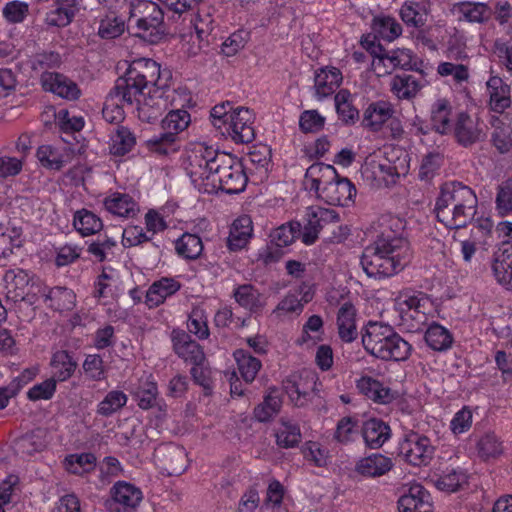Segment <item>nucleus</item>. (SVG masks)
<instances>
[{
    "label": "nucleus",
    "instance_id": "nucleus-34",
    "mask_svg": "<svg viewBox=\"0 0 512 512\" xmlns=\"http://www.w3.org/2000/svg\"><path fill=\"white\" fill-rule=\"evenodd\" d=\"M131 393L141 409L147 410L152 408L158 396V388L153 375H143L139 379L137 386L132 389Z\"/></svg>",
    "mask_w": 512,
    "mask_h": 512
},
{
    "label": "nucleus",
    "instance_id": "nucleus-54",
    "mask_svg": "<svg viewBox=\"0 0 512 512\" xmlns=\"http://www.w3.org/2000/svg\"><path fill=\"white\" fill-rule=\"evenodd\" d=\"M190 123V115L186 110L176 109L170 111L162 120V128L167 133H173L174 137L185 130Z\"/></svg>",
    "mask_w": 512,
    "mask_h": 512
},
{
    "label": "nucleus",
    "instance_id": "nucleus-16",
    "mask_svg": "<svg viewBox=\"0 0 512 512\" xmlns=\"http://www.w3.org/2000/svg\"><path fill=\"white\" fill-rule=\"evenodd\" d=\"M399 512H432L430 493L418 483L412 484L398 500Z\"/></svg>",
    "mask_w": 512,
    "mask_h": 512
},
{
    "label": "nucleus",
    "instance_id": "nucleus-52",
    "mask_svg": "<svg viewBox=\"0 0 512 512\" xmlns=\"http://www.w3.org/2000/svg\"><path fill=\"white\" fill-rule=\"evenodd\" d=\"M177 137L173 133L163 132L155 135L146 141L147 149L156 155H168L178 150L176 146Z\"/></svg>",
    "mask_w": 512,
    "mask_h": 512
},
{
    "label": "nucleus",
    "instance_id": "nucleus-30",
    "mask_svg": "<svg viewBox=\"0 0 512 512\" xmlns=\"http://www.w3.org/2000/svg\"><path fill=\"white\" fill-rule=\"evenodd\" d=\"M356 387L361 394L379 404H388L394 399V393L389 387L370 376L358 379Z\"/></svg>",
    "mask_w": 512,
    "mask_h": 512
},
{
    "label": "nucleus",
    "instance_id": "nucleus-7",
    "mask_svg": "<svg viewBox=\"0 0 512 512\" xmlns=\"http://www.w3.org/2000/svg\"><path fill=\"white\" fill-rule=\"evenodd\" d=\"M210 118L212 125L235 143H250L255 138V114L249 108L225 101L211 109Z\"/></svg>",
    "mask_w": 512,
    "mask_h": 512
},
{
    "label": "nucleus",
    "instance_id": "nucleus-24",
    "mask_svg": "<svg viewBox=\"0 0 512 512\" xmlns=\"http://www.w3.org/2000/svg\"><path fill=\"white\" fill-rule=\"evenodd\" d=\"M181 288V283L173 277H162L154 281L146 292V304L152 308L157 307Z\"/></svg>",
    "mask_w": 512,
    "mask_h": 512
},
{
    "label": "nucleus",
    "instance_id": "nucleus-13",
    "mask_svg": "<svg viewBox=\"0 0 512 512\" xmlns=\"http://www.w3.org/2000/svg\"><path fill=\"white\" fill-rule=\"evenodd\" d=\"M317 376L306 371L297 376L292 375L283 382V388L290 401L297 407H303L309 401L310 394L316 390Z\"/></svg>",
    "mask_w": 512,
    "mask_h": 512
},
{
    "label": "nucleus",
    "instance_id": "nucleus-20",
    "mask_svg": "<svg viewBox=\"0 0 512 512\" xmlns=\"http://www.w3.org/2000/svg\"><path fill=\"white\" fill-rule=\"evenodd\" d=\"M172 342L175 353L185 362L201 364L205 362V354L201 346L183 331L172 332Z\"/></svg>",
    "mask_w": 512,
    "mask_h": 512
},
{
    "label": "nucleus",
    "instance_id": "nucleus-19",
    "mask_svg": "<svg viewBox=\"0 0 512 512\" xmlns=\"http://www.w3.org/2000/svg\"><path fill=\"white\" fill-rule=\"evenodd\" d=\"M41 85L45 91L52 92L64 99L75 100L80 95L77 84L59 73L44 72L41 75Z\"/></svg>",
    "mask_w": 512,
    "mask_h": 512
},
{
    "label": "nucleus",
    "instance_id": "nucleus-4",
    "mask_svg": "<svg viewBox=\"0 0 512 512\" xmlns=\"http://www.w3.org/2000/svg\"><path fill=\"white\" fill-rule=\"evenodd\" d=\"M304 186L330 205L348 206L356 196L354 184L340 177L332 165L324 163H314L307 168Z\"/></svg>",
    "mask_w": 512,
    "mask_h": 512
},
{
    "label": "nucleus",
    "instance_id": "nucleus-56",
    "mask_svg": "<svg viewBox=\"0 0 512 512\" xmlns=\"http://www.w3.org/2000/svg\"><path fill=\"white\" fill-rule=\"evenodd\" d=\"M96 457L92 453L72 454L65 458L68 472L81 475L94 469Z\"/></svg>",
    "mask_w": 512,
    "mask_h": 512
},
{
    "label": "nucleus",
    "instance_id": "nucleus-35",
    "mask_svg": "<svg viewBox=\"0 0 512 512\" xmlns=\"http://www.w3.org/2000/svg\"><path fill=\"white\" fill-rule=\"evenodd\" d=\"M371 30L375 38L392 42L402 34V26L392 16L379 14L373 17Z\"/></svg>",
    "mask_w": 512,
    "mask_h": 512
},
{
    "label": "nucleus",
    "instance_id": "nucleus-2",
    "mask_svg": "<svg viewBox=\"0 0 512 512\" xmlns=\"http://www.w3.org/2000/svg\"><path fill=\"white\" fill-rule=\"evenodd\" d=\"M410 259V246L405 237L384 234L364 249L360 264L368 277L381 279L402 271Z\"/></svg>",
    "mask_w": 512,
    "mask_h": 512
},
{
    "label": "nucleus",
    "instance_id": "nucleus-64",
    "mask_svg": "<svg viewBox=\"0 0 512 512\" xmlns=\"http://www.w3.org/2000/svg\"><path fill=\"white\" fill-rule=\"evenodd\" d=\"M125 30V23L121 18L107 16L101 20L98 34L101 38L113 39L120 36Z\"/></svg>",
    "mask_w": 512,
    "mask_h": 512
},
{
    "label": "nucleus",
    "instance_id": "nucleus-27",
    "mask_svg": "<svg viewBox=\"0 0 512 512\" xmlns=\"http://www.w3.org/2000/svg\"><path fill=\"white\" fill-rule=\"evenodd\" d=\"M253 222L250 216L241 215L231 225L227 245L231 251H238L247 246L253 237Z\"/></svg>",
    "mask_w": 512,
    "mask_h": 512
},
{
    "label": "nucleus",
    "instance_id": "nucleus-26",
    "mask_svg": "<svg viewBox=\"0 0 512 512\" xmlns=\"http://www.w3.org/2000/svg\"><path fill=\"white\" fill-rule=\"evenodd\" d=\"M357 310L352 302L342 303L337 312L338 334L342 341L350 343L357 337Z\"/></svg>",
    "mask_w": 512,
    "mask_h": 512
},
{
    "label": "nucleus",
    "instance_id": "nucleus-62",
    "mask_svg": "<svg viewBox=\"0 0 512 512\" xmlns=\"http://www.w3.org/2000/svg\"><path fill=\"white\" fill-rule=\"evenodd\" d=\"M18 449L22 454L32 455L45 447L43 431L38 429L21 437L18 441Z\"/></svg>",
    "mask_w": 512,
    "mask_h": 512
},
{
    "label": "nucleus",
    "instance_id": "nucleus-15",
    "mask_svg": "<svg viewBox=\"0 0 512 512\" xmlns=\"http://www.w3.org/2000/svg\"><path fill=\"white\" fill-rule=\"evenodd\" d=\"M31 281L29 274L21 268L7 270L3 276L7 299L15 303L27 300L33 288Z\"/></svg>",
    "mask_w": 512,
    "mask_h": 512
},
{
    "label": "nucleus",
    "instance_id": "nucleus-33",
    "mask_svg": "<svg viewBox=\"0 0 512 512\" xmlns=\"http://www.w3.org/2000/svg\"><path fill=\"white\" fill-rule=\"evenodd\" d=\"M425 86V82L412 75H395L390 81V90L399 100H412Z\"/></svg>",
    "mask_w": 512,
    "mask_h": 512
},
{
    "label": "nucleus",
    "instance_id": "nucleus-49",
    "mask_svg": "<svg viewBox=\"0 0 512 512\" xmlns=\"http://www.w3.org/2000/svg\"><path fill=\"white\" fill-rule=\"evenodd\" d=\"M275 436L277 444L283 448L295 447L301 440L299 426L284 419H281Z\"/></svg>",
    "mask_w": 512,
    "mask_h": 512
},
{
    "label": "nucleus",
    "instance_id": "nucleus-5",
    "mask_svg": "<svg viewBox=\"0 0 512 512\" xmlns=\"http://www.w3.org/2000/svg\"><path fill=\"white\" fill-rule=\"evenodd\" d=\"M160 79V66L152 59L141 58L134 60L125 75L116 81L110 91L118 96L127 108L146 105L145 90L150 85L157 86Z\"/></svg>",
    "mask_w": 512,
    "mask_h": 512
},
{
    "label": "nucleus",
    "instance_id": "nucleus-9",
    "mask_svg": "<svg viewBox=\"0 0 512 512\" xmlns=\"http://www.w3.org/2000/svg\"><path fill=\"white\" fill-rule=\"evenodd\" d=\"M400 325L408 332H419L428 325L433 311L432 301L422 292H403L395 300Z\"/></svg>",
    "mask_w": 512,
    "mask_h": 512
},
{
    "label": "nucleus",
    "instance_id": "nucleus-46",
    "mask_svg": "<svg viewBox=\"0 0 512 512\" xmlns=\"http://www.w3.org/2000/svg\"><path fill=\"white\" fill-rule=\"evenodd\" d=\"M234 358L242 378L247 383L252 382L262 366L260 360L242 349L234 352Z\"/></svg>",
    "mask_w": 512,
    "mask_h": 512
},
{
    "label": "nucleus",
    "instance_id": "nucleus-32",
    "mask_svg": "<svg viewBox=\"0 0 512 512\" xmlns=\"http://www.w3.org/2000/svg\"><path fill=\"white\" fill-rule=\"evenodd\" d=\"M492 271L500 285L508 290H512V243L495 255Z\"/></svg>",
    "mask_w": 512,
    "mask_h": 512
},
{
    "label": "nucleus",
    "instance_id": "nucleus-43",
    "mask_svg": "<svg viewBox=\"0 0 512 512\" xmlns=\"http://www.w3.org/2000/svg\"><path fill=\"white\" fill-rule=\"evenodd\" d=\"M73 225L82 236L94 235L103 228L101 218L87 209H81L74 214Z\"/></svg>",
    "mask_w": 512,
    "mask_h": 512
},
{
    "label": "nucleus",
    "instance_id": "nucleus-61",
    "mask_svg": "<svg viewBox=\"0 0 512 512\" xmlns=\"http://www.w3.org/2000/svg\"><path fill=\"white\" fill-rule=\"evenodd\" d=\"M390 54L396 69L418 71L419 65L422 64L410 49L397 48L390 51Z\"/></svg>",
    "mask_w": 512,
    "mask_h": 512
},
{
    "label": "nucleus",
    "instance_id": "nucleus-8",
    "mask_svg": "<svg viewBox=\"0 0 512 512\" xmlns=\"http://www.w3.org/2000/svg\"><path fill=\"white\" fill-rule=\"evenodd\" d=\"M127 27L133 34L151 44L158 43L164 36V13L151 0H130L125 9Z\"/></svg>",
    "mask_w": 512,
    "mask_h": 512
},
{
    "label": "nucleus",
    "instance_id": "nucleus-22",
    "mask_svg": "<svg viewBox=\"0 0 512 512\" xmlns=\"http://www.w3.org/2000/svg\"><path fill=\"white\" fill-rule=\"evenodd\" d=\"M374 178L378 181L394 183L401 175L408 172L407 154L403 153V157H398L397 161L392 163L389 159L372 160L370 163Z\"/></svg>",
    "mask_w": 512,
    "mask_h": 512
},
{
    "label": "nucleus",
    "instance_id": "nucleus-18",
    "mask_svg": "<svg viewBox=\"0 0 512 512\" xmlns=\"http://www.w3.org/2000/svg\"><path fill=\"white\" fill-rule=\"evenodd\" d=\"M483 124L477 117L465 112L457 115L454 134L458 142L464 146L471 145L483 137Z\"/></svg>",
    "mask_w": 512,
    "mask_h": 512
},
{
    "label": "nucleus",
    "instance_id": "nucleus-51",
    "mask_svg": "<svg viewBox=\"0 0 512 512\" xmlns=\"http://www.w3.org/2000/svg\"><path fill=\"white\" fill-rule=\"evenodd\" d=\"M128 397L121 390H111L97 405V413L101 416H111L120 411L127 403Z\"/></svg>",
    "mask_w": 512,
    "mask_h": 512
},
{
    "label": "nucleus",
    "instance_id": "nucleus-14",
    "mask_svg": "<svg viewBox=\"0 0 512 512\" xmlns=\"http://www.w3.org/2000/svg\"><path fill=\"white\" fill-rule=\"evenodd\" d=\"M104 208L111 215L121 219H135L140 214V204L129 193L113 191L103 200Z\"/></svg>",
    "mask_w": 512,
    "mask_h": 512
},
{
    "label": "nucleus",
    "instance_id": "nucleus-45",
    "mask_svg": "<svg viewBox=\"0 0 512 512\" xmlns=\"http://www.w3.org/2000/svg\"><path fill=\"white\" fill-rule=\"evenodd\" d=\"M136 144L134 134L126 127H118L110 139V153L123 156L129 153Z\"/></svg>",
    "mask_w": 512,
    "mask_h": 512
},
{
    "label": "nucleus",
    "instance_id": "nucleus-58",
    "mask_svg": "<svg viewBox=\"0 0 512 512\" xmlns=\"http://www.w3.org/2000/svg\"><path fill=\"white\" fill-rule=\"evenodd\" d=\"M477 452L485 460L496 458L503 453V445L494 433H486L477 442Z\"/></svg>",
    "mask_w": 512,
    "mask_h": 512
},
{
    "label": "nucleus",
    "instance_id": "nucleus-6",
    "mask_svg": "<svg viewBox=\"0 0 512 512\" xmlns=\"http://www.w3.org/2000/svg\"><path fill=\"white\" fill-rule=\"evenodd\" d=\"M364 349L383 361H406L413 350L412 345L401 337L391 325L369 322L362 333Z\"/></svg>",
    "mask_w": 512,
    "mask_h": 512
},
{
    "label": "nucleus",
    "instance_id": "nucleus-48",
    "mask_svg": "<svg viewBox=\"0 0 512 512\" xmlns=\"http://www.w3.org/2000/svg\"><path fill=\"white\" fill-rule=\"evenodd\" d=\"M175 249L185 259H197L203 251V243L198 235L184 233L177 239Z\"/></svg>",
    "mask_w": 512,
    "mask_h": 512
},
{
    "label": "nucleus",
    "instance_id": "nucleus-47",
    "mask_svg": "<svg viewBox=\"0 0 512 512\" xmlns=\"http://www.w3.org/2000/svg\"><path fill=\"white\" fill-rule=\"evenodd\" d=\"M400 17L407 26L421 28L426 23L427 12L421 4L406 1L400 8Z\"/></svg>",
    "mask_w": 512,
    "mask_h": 512
},
{
    "label": "nucleus",
    "instance_id": "nucleus-1",
    "mask_svg": "<svg viewBox=\"0 0 512 512\" xmlns=\"http://www.w3.org/2000/svg\"><path fill=\"white\" fill-rule=\"evenodd\" d=\"M188 160V175L200 193L223 191L236 194L242 192L247 185L248 178L239 161L204 143L194 146Z\"/></svg>",
    "mask_w": 512,
    "mask_h": 512
},
{
    "label": "nucleus",
    "instance_id": "nucleus-17",
    "mask_svg": "<svg viewBox=\"0 0 512 512\" xmlns=\"http://www.w3.org/2000/svg\"><path fill=\"white\" fill-rule=\"evenodd\" d=\"M394 466L392 459L381 453H372L359 458L354 472L365 478H376L387 474Z\"/></svg>",
    "mask_w": 512,
    "mask_h": 512
},
{
    "label": "nucleus",
    "instance_id": "nucleus-39",
    "mask_svg": "<svg viewBox=\"0 0 512 512\" xmlns=\"http://www.w3.org/2000/svg\"><path fill=\"white\" fill-rule=\"evenodd\" d=\"M50 367L52 372L51 378L55 379L56 382H63L74 374L77 363L67 351L59 350L53 353Z\"/></svg>",
    "mask_w": 512,
    "mask_h": 512
},
{
    "label": "nucleus",
    "instance_id": "nucleus-38",
    "mask_svg": "<svg viewBox=\"0 0 512 512\" xmlns=\"http://www.w3.org/2000/svg\"><path fill=\"white\" fill-rule=\"evenodd\" d=\"M459 19L470 23H484L492 15V9L483 2H461L455 5Z\"/></svg>",
    "mask_w": 512,
    "mask_h": 512
},
{
    "label": "nucleus",
    "instance_id": "nucleus-60",
    "mask_svg": "<svg viewBox=\"0 0 512 512\" xmlns=\"http://www.w3.org/2000/svg\"><path fill=\"white\" fill-rule=\"evenodd\" d=\"M126 107V104H123L118 96L109 93L102 110L103 117L109 123H118L124 119V109Z\"/></svg>",
    "mask_w": 512,
    "mask_h": 512
},
{
    "label": "nucleus",
    "instance_id": "nucleus-42",
    "mask_svg": "<svg viewBox=\"0 0 512 512\" xmlns=\"http://www.w3.org/2000/svg\"><path fill=\"white\" fill-rule=\"evenodd\" d=\"M36 156L43 167L60 170L66 162L67 153L64 148L45 144L38 147Z\"/></svg>",
    "mask_w": 512,
    "mask_h": 512
},
{
    "label": "nucleus",
    "instance_id": "nucleus-40",
    "mask_svg": "<svg viewBox=\"0 0 512 512\" xmlns=\"http://www.w3.org/2000/svg\"><path fill=\"white\" fill-rule=\"evenodd\" d=\"M165 458L164 469L169 475H180L187 469V457L184 448L167 445L158 450Z\"/></svg>",
    "mask_w": 512,
    "mask_h": 512
},
{
    "label": "nucleus",
    "instance_id": "nucleus-41",
    "mask_svg": "<svg viewBox=\"0 0 512 512\" xmlns=\"http://www.w3.org/2000/svg\"><path fill=\"white\" fill-rule=\"evenodd\" d=\"M424 339L427 345L435 351H446L453 343L451 332L446 327L435 322L428 324Z\"/></svg>",
    "mask_w": 512,
    "mask_h": 512
},
{
    "label": "nucleus",
    "instance_id": "nucleus-25",
    "mask_svg": "<svg viewBox=\"0 0 512 512\" xmlns=\"http://www.w3.org/2000/svg\"><path fill=\"white\" fill-rule=\"evenodd\" d=\"M489 107L493 112L503 113L511 106V89L500 77L491 76L487 83Z\"/></svg>",
    "mask_w": 512,
    "mask_h": 512
},
{
    "label": "nucleus",
    "instance_id": "nucleus-31",
    "mask_svg": "<svg viewBox=\"0 0 512 512\" xmlns=\"http://www.w3.org/2000/svg\"><path fill=\"white\" fill-rule=\"evenodd\" d=\"M362 435L366 446L377 449L390 439L391 429L384 421L372 418L364 422Z\"/></svg>",
    "mask_w": 512,
    "mask_h": 512
},
{
    "label": "nucleus",
    "instance_id": "nucleus-55",
    "mask_svg": "<svg viewBox=\"0 0 512 512\" xmlns=\"http://www.w3.org/2000/svg\"><path fill=\"white\" fill-rule=\"evenodd\" d=\"M119 277L113 270L104 269L95 283V296L113 297L119 289Z\"/></svg>",
    "mask_w": 512,
    "mask_h": 512
},
{
    "label": "nucleus",
    "instance_id": "nucleus-11",
    "mask_svg": "<svg viewBox=\"0 0 512 512\" xmlns=\"http://www.w3.org/2000/svg\"><path fill=\"white\" fill-rule=\"evenodd\" d=\"M398 454L412 466H427L434 457L435 447L427 436L409 432L399 441Z\"/></svg>",
    "mask_w": 512,
    "mask_h": 512
},
{
    "label": "nucleus",
    "instance_id": "nucleus-59",
    "mask_svg": "<svg viewBox=\"0 0 512 512\" xmlns=\"http://www.w3.org/2000/svg\"><path fill=\"white\" fill-rule=\"evenodd\" d=\"M358 435V421L352 417H343L336 426L334 438L342 443L348 444Z\"/></svg>",
    "mask_w": 512,
    "mask_h": 512
},
{
    "label": "nucleus",
    "instance_id": "nucleus-10",
    "mask_svg": "<svg viewBox=\"0 0 512 512\" xmlns=\"http://www.w3.org/2000/svg\"><path fill=\"white\" fill-rule=\"evenodd\" d=\"M340 216L336 210L325 208L318 205L306 208L305 224L301 233V240L305 245H312L319 237V233L325 229L336 226L339 230L338 235L333 238L340 242L347 235V228L338 225Z\"/></svg>",
    "mask_w": 512,
    "mask_h": 512
},
{
    "label": "nucleus",
    "instance_id": "nucleus-28",
    "mask_svg": "<svg viewBox=\"0 0 512 512\" xmlns=\"http://www.w3.org/2000/svg\"><path fill=\"white\" fill-rule=\"evenodd\" d=\"M393 106L387 101L370 103L363 113V125L373 132H378L392 118Z\"/></svg>",
    "mask_w": 512,
    "mask_h": 512
},
{
    "label": "nucleus",
    "instance_id": "nucleus-3",
    "mask_svg": "<svg viewBox=\"0 0 512 512\" xmlns=\"http://www.w3.org/2000/svg\"><path fill=\"white\" fill-rule=\"evenodd\" d=\"M477 204V196L470 187L450 181L440 187L434 212L437 220L445 227L459 229L473 220Z\"/></svg>",
    "mask_w": 512,
    "mask_h": 512
},
{
    "label": "nucleus",
    "instance_id": "nucleus-53",
    "mask_svg": "<svg viewBox=\"0 0 512 512\" xmlns=\"http://www.w3.org/2000/svg\"><path fill=\"white\" fill-rule=\"evenodd\" d=\"M467 482L466 473L460 468H447L435 481L436 487L441 491L455 492L462 484Z\"/></svg>",
    "mask_w": 512,
    "mask_h": 512
},
{
    "label": "nucleus",
    "instance_id": "nucleus-50",
    "mask_svg": "<svg viewBox=\"0 0 512 512\" xmlns=\"http://www.w3.org/2000/svg\"><path fill=\"white\" fill-rule=\"evenodd\" d=\"M301 233L299 222H289L274 229L270 233V240L277 247H287L295 241L298 235L301 236Z\"/></svg>",
    "mask_w": 512,
    "mask_h": 512
},
{
    "label": "nucleus",
    "instance_id": "nucleus-63",
    "mask_svg": "<svg viewBox=\"0 0 512 512\" xmlns=\"http://www.w3.org/2000/svg\"><path fill=\"white\" fill-rule=\"evenodd\" d=\"M187 328L190 333L200 339H205L209 336L207 317L202 309L196 308L192 310L187 322Z\"/></svg>",
    "mask_w": 512,
    "mask_h": 512
},
{
    "label": "nucleus",
    "instance_id": "nucleus-37",
    "mask_svg": "<svg viewBox=\"0 0 512 512\" xmlns=\"http://www.w3.org/2000/svg\"><path fill=\"white\" fill-rule=\"evenodd\" d=\"M235 301L250 312H257L265 305V297L251 284L237 286L233 291Z\"/></svg>",
    "mask_w": 512,
    "mask_h": 512
},
{
    "label": "nucleus",
    "instance_id": "nucleus-29",
    "mask_svg": "<svg viewBox=\"0 0 512 512\" xmlns=\"http://www.w3.org/2000/svg\"><path fill=\"white\" fill-rule=\"evenodd\" d=\"M46 306L57 312L71 311L76 306V295L73 290L56 286L43 291Z\"/></svg>",
    "mask_w": 512,
    "mask_h": 512
},
{
    "label": "nucleus",
    "instance_id": "nucleus-57",
    "mask_svg": "<svg viewBox=\"0 0 512 512\" xmlns=\"http://www.w3.org/2000/svg\"><path fill=\"white\" fill-rule=\"evenodd\" d=\"M495 209L499 216L512 214V177L503 181L497 188Z\"/></svg>",
    "mask_w": 512,
    "mask_h": 512
},
{
    "label": "nucleus",
    "instance_id": "nucleus-44",
    "mask_svg": "<svg viewBox=\"0 0 512 512\" xmlns=\"http://www.w3.org/2000/svg\"><path fill=\"white\" fill-rule=\"evenodd\" d=\"M334 101L339 118L345 123H355L359 111L352 103V94L347 89H341L336 93Z\"/></svg>",
    "mask_w": 512,
    "mask_h": 512
},
{
    "label": "nucleus",
    "instance_id": "nucleus-12",
    "mask_svg": "<svg viewBox=\"0 0 512 512\" xmlns=\"http://www.w3.org/2000/svg\"><path fill=\"white\" fill-rule=\"evenodd\" d=\"M110 509L114 512H134L140 505L143 494L135 485L118 481L110 489Z\"/></svg>",
    "mask_w": 512,
    "mask_h": 512
},
{
    "label": "nucleus",
    "instance_id": "nucleus-23",
    "mask_svg": "<svg viewBox=\"0 0 512 512\" xmlns=\"http://www.w3.org/2000/svg\"><path fill=\"white\" fill-rule=\"evenodd\" d=\"M313 298V291L307 284H302L298 289L290 291L276 306L274 313L281 316L290 313L300 314L304 305Z\"/></svg>",
    "mask_w": 512,
    "mask_h": 512
},
{
    "label": "nucleus",
    "instance_id": "nucleus-36",
    "mask_svg": "<svg viewBox=\"0 0 512 512\" xmlns=\"http://www.w3.org/2000/svg\"><path fill=\"white\" fill-rule=\"evenodd\" d=\"M452 105L446 98H438L431 106V123L440 134H448L452 131Z\"/></svg>",
    "mask_w": 512,
    "mask_h": 512
},
{
    "label": "nucleus",
    "instance_id": "nucleus-21",
    "mask_svg": "<svg viewBox=\"0 0 512 512\" xmlns=\"http://www.w3.org/2000/svg\"><path fill=\"white\" fill-rule=\"evenodd\" d=\"M343 81L342 72L333 66L318 69L314 76V89L317 99L331 96Z\"/></svg>",
    "mask_w": 512,
    "mask_h": 512
}]
</instances>
